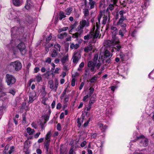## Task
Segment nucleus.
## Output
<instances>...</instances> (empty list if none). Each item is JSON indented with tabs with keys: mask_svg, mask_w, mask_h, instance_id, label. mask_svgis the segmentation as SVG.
Here are the masks:
<instances>
[{
	"mask_svg": "<svg viewBox=\"0 0 154 154\" xmlns=\"http://www.w3.org/2000/svg\"><path fill=\"white\" fill-rule=\"evenodd\" d=\"M117 34V32H112V39L106 41L105 43L108 46H113V48L111 50L112 53L121 51V46L118 44L119 41L118 38L116 36Z\"/></svg>",
	"mask_w": 154,
	"mask_h": 154,
	"instance_id": "nucleus-1",
	"label": "nucleus"
},
{
	"mask_svg": "<svg viewBox=\"0 0 154 154\" xmlns=\"http://www.w3.org/2000/svg\"><path fill=\"white\" fill-rule=\"evenodd\" d=\"M11 37L13 39L15 38V36L17 35L16 38L18 39H20L24 41H26L28 33L26 32H24V27H14L11 29Z\"/></svg>",
	"mask_w": 154,
	"mask_h": 154,
	"instance_id": "nucleus-2",
	"label": "nucleus"
},
{
	"mask_svg": "<svg viewBox=\"0 0 154 154\" xmlns=\"http://www.w3.org/2000/svg\"><path fill=\"white\" fill-rule=\"evenodd\" d=\"M99 33L100 31L98 29H95V26L94 25L89 33L84 36V39L85 40H88L91 38H97L99 35Z\"/></svg>",
	"mask_w": 154,
	"mask_h": 154,
	"instance_id": "nucleus-3",
	"label": "nucleus"
},
{
	"mask_svg": "<svg viewBox=\"0 0 154 154\" xmlns=\"http://www.w3.org/2000/svg\"><path fill=\"white\" fill-rule=\"evenodd\" d=\"M100 56H101L103 60L104 61L108 58V59L106 60V62L108 63L110 62V58L112 56V54H111L108 51V48H104L103 51L102 50L100 53Z\"/></svg>",
	"mask_w": 154,
	"mask_h": 154,
	"instance_id": "nucleus-4",
	"label": "nucleus"
},
{
	"mask_svg": "<svg viewBox=\"0 0 154 154\" xmlns=\"http://www.w3.org/2000/svg\"><path fill=\"white\" fill-rule=\"evenodd\" d=\"M20 14L19 11H12L9 14L8 18L10 20H14L19 24H20L21 21L19 18Z\"/></svg>",
	"mask_w": 154,
	"mask_h": 154,
	"instance_id": "nucleus-5",
	"label": "nucleus"
},
{
	"mask_svg": "<svg viewBox=\"0 0 154 154\" xmlns=\"http://www.w3.org/2000/svg\"><path fill=\"white\" fill-rule=\"evenodd\" d=\"M90 26L89 21L85 20H83L79 22V24L76 29L77 31H79V32H83V28L85 27H87Z\"/></svg>",
	"mask_w": 154,
	"mask_h": 154,
	"instance_id": "nucleus-6",
	"label": "nucleus"
},
{
	"mask_svg": "<svg viewBox=\"0 0 154 154\" xmlns=\"http://www.w3.org/2000/svg\"><path fill=\"white\" fill-rule=\"evenodd\" d=\"M137 140H138L140 145L141 146L146 147L149 144L148 139L145 137L144 136L141 135L137 137Z\"/></svg>",
	"mask_w": 154,
	"mask_h": 154,
	"instance_id": "nucleus-7",
	"label": "nucleus"
},
{
	"mask_svg": "<svg viewBox=\"0 0 154 154\" xmlns=\"http://www.w3.org/2000/svg\"><path fill=\"white\" fill-rule=\"evenodd\" d=\"M16 79L15 77L8 74L6 75L5 76V81L8 85L11 87L16 82Z\"/></svg>",
	"mask_w": 154,
	"mask_h": 154,
	"instance_id": "nucleus-8",
	"label": "nucleus"
},
{
	"mask_svg": "<svg viewBox=\"0 0 154 154\" xmlns=\"http://www.w3.org/2000/svg\"><path fill=\"white\" fill-rule=\"evenodd\" d=\"M9 67L16 71H19L22 68V64L19 61H16L11 62L9 65Z\"/></svg>",
	"mask_w": 154,
	"mask_h": 154,
	"instance_id": "nucleus-9",
	"label": "nucleus"
},
{
	"mask_svg": "<svg viewBox=\"0 0 154 154\" xmlns=\"http://www.w3.org/2000/svg\"><path fill=\"white\" fill-rule=\"evenodd\" d=\"M48 85L49 86V88L53 90L56 91L57 90L58 85V81L56 80L55 81L54 84L53 80H51L49 81Z\"/></svg>",
	"mask_w": 154,
	"mask_h": 154,
	"instance_id": "nucleus-10",
	"label": "nucleus"
},
{
	"mask_svg": "<svg viewBox=\"0 0 154 154\" xmlns=\"http://www.w3.org/2000/svg\"><path fill=\"white\" fill-rule=\"evenodd\" d=\"M93 63L92 61H89L88 63V66L89 69L87 70H86L85 72H86L85 73L86 75H88L89 74V70H90L91 72H93L94 70V67L96 66V64L95 63Z\"/></svg>",
	"mask_w": 154,
	"mask_h": 154,
	"instance_id": "nucleus-11",
	"label": "nucleus"
},
{
	"mask_svg": "<svg viewBox=\"0 0 154 154\" xmlns=\"http://www.w3.org/2000/svg\"><path fill=\"white\" fill-rule=\"evenodd\" d=\"M81 58V55L79 52L75 51L73 53L72 57V62L77 63Z\"/></svg>",
	"mask_w": 154,
	"mask_h": 154,
	"instance_id": "nucleus-12",
	"label": "nucleus"
},
{
	"mask_svg": "<svg viewBox=\"0 0 154 154\" xmlns=\"http://www.w3.org/2000/svg\"><path fill=\"white\" fill-rule=\"evenodd\" d=\"M17 48L20 50L21 53L23 54L25 53L26 46L23 42H21L17 46Z\"/></svg>",
	"mask_w": 154,
	"mask_h": 154,
	"instance_id": "nucleus-13",
	"label": "nucleus"
},
{
	"mask_svg": "<svg viewBox=\"0 0 154 154\" xmlns=\"http://www.w3.org/2000/svg\"><path fill=\"white\" fill-rule=\"evenodd\" d=\"M125 11L124 10H121L119 12H117L115 15V18L116 20L119 18H122L123 19H126L125 16H124V14H125Z\"/></svg>",
	"mask_w": 154,
	"mask_h": 154,
	"instance_id": "nucleus-14",
	"label": "nucleus"
},
{
	"mask_svg": "<svg viewBox=\"0 0 154 154\" xmlns=\"http://www.w3.org/2000/svg\"><path fill=\"white\" fill-rule=\"evenodd\" d=\"M127 19H123L122 18H119L117 23V25L119 26L122 27H127V25L124 22Z\"/></svg>",
	"mask_w": 154,
	"mask_h": 154,
	"instance_id": "nucleus-15",
	"label": "nucleus"
},
{
	"mask_svg": "<svg viewBox=\"0 0 154 154\" xmlns=\"http://www.w3.org/2000/svg\"><path fill=\"white\" fill-rule=\"evenodd\" d=\"M116 5L113 4H110L109 6L107 8L106 10V13H107L108 15L109 19L108 21H109L110 20L109 16L110 15V12L109 11H111L112 10L114 9V5Z\"/></svg>",
	"mask_w": 154,
	"mask_h": 154,
	"instance_id": "nucleus-16",
	"label": "nucleus"
},
{
	"mask_svg": "<svg viewBox=\"0 0 154 154\" xmlns=\"http://www.w3.org/2000/svg\"><path fill=\"white\" fill-rule=\"evenodd\" d=\"M36 94L34 93H31L29 96V100L28 103H31L33 102L36 98Z\"/></svg>",
	"mask_w": 154,
	"mask_h": 154,
	"instance_id": "nucleus-17",
	"label": "nucleus"
},
{
	"mask_svg": "<svg viewBox=\"0 0 154 154\" xmlns=\"http://www.w3.org/2000/svg\"><path fill=\"white\" fill-rule=\"evenodd\" d=\"M127 32V27H122V29H120L119 32V35H120L121 37H122L124 35V34Z\"/></svg>",
	"mask_w": 154,
	"mask_h": 154,
	"instance_id": "nucleus-18",
	"label": "nucleus"
},
{
	"mask_svg": "<svg viewBox=\"0 0 154 154\" xmlns=\"http://www.w3.org/2000/svg\"><path fill=\"white\" fill-rule=\"evenodd\" d=\"M102 15L101 14H99L97 17V22L96 23V26L97 27V29H98V30L99 31L98 29L100 27V20L101 18L102 17Z\"/></svg>",
	"mask_w": 154,
	"mask_h": 154,
	"instance_id": "nucleus-19",
	"label": "nucleus"
},
{
	"mask_svg": "<svg viewBox=\"0 0 154 154\" xmlns=\"http://www.w3.org/2000/svg\"><path fill=\"white\" fill-rule=\"evenodd\" d=\"M98 125L102 132L105 131V130L107 128V126L106 125H104L102 123H98Z\"/></svg>",
	"mask_w": 154,
	"mask_h": 154,
	"instance_id": "nucleus-20",
	"label": "nucleus"
},
{
	"mask_svg": "<svg viewBox=\"0 0 154 154\" xmlns=\"http://www.w3.org/2000/svg\"><path fill=\"white\" fill-rule=\"evenodd\" d=\"M93 48V45L90 44V45H89L85 47L84 49V51L86 53H88L92 51Z\"/></svg>",
	"mask_w": 154,
	"mask_h": 154,
	"instance_id": "nucleus-21",
	"label": "nucleus"
},
{
	"mask_svg": "<svg viewBox=\"0 0 154 154\" xmlns=\"http://www.w3.org/2000/svg\"><path fill=\"white\" fill-rule=\"evenodd\" d=\"M14 5L16 6H19L22 4V0H13Z\"/></svg>",
	"mask_w": 154,
	"mask_h": 154,
	"instance_id": "nucleus-22",
	"label": "nucleus"
},
{
	"mask_svg": "<svg viewBox=\"0 0 154 154\" xmlns=\"http://www.w3.org/2000/svg\"><path fill=\"white\" fill-rule=\"evenodd\" d=\"M67 34L66 32H64L59 34L57 35L58 38L60 39H63L64 38L66 37Z\"/></svg>",
	"mask_w": 154,
	"mask_h": 154,
	"instance_id": "nucleus-23",
	"label": "nucleus"
},
{
	"mask_svg": "<svg viewBox=\"0 0 154 154\" xmlns=\"http://www.w3.org/2000/svg\"><path fill=\"white\" fill-rule=\"evenodd\" d=\"M68 60V56L67 54L64 55L61 58V61L63 65H64L65 63Z\"/></svg>",
	"mask_w": 154,
	"mask_h": 154,
	"instance_id": "nucleus-24",
	"label": "nucleus"
},
{
	"mask_svg": "<svg viewBox=\"0 0 154 154\" xmlns=\"http://www.w3.org/2000/svg\"><path fill=\"white\" fill-rule=\"evenodd\" d=\"M79 45L78 44H75L73 43H71L70 46V48L71 49H76L79 47Z\"/></svg>",
	"mask_w": 154,
	"mask_h": 154,
	"instance_id": "nucleus-25",
	"label": "nucleus"
},
{
	"mask_svg": "<svg viewBox=\"0 0 154 154\" xmlns=\"http://www.w3.org/2000/svg\"><path fill=\"white\" fill-rule=\"evenodd\" d=\"M66 15L63 11H60L59 12V19L61 20L62 19L66 17Z\"/></svg>",
	"mask_w": 154,
	"mask_h": 154,
	"instance_id": "nucleus-26",
	"label": "nucleus"
},
{
	"mask_svg": "<svg viewBox=\"0 0 154 154\" xmlns=\"http://www.w3.org/2000/svg\"><path fill=\"white\" fill-rule=\"evenodd\" d=\"M51 113V110L49 109L48 110V114H45L43 116L45 122H47L48 120Z\"/></svg>",
	"mask_w": 154,
	"mask_h": 154,
	"instance_id": "nucleus-27",
	"label": "nucleus"
},
{
	"mask_svg": "<svg viewBox=\"0 0 154 154\" xmlns=\"http://www.w3.org/2000/svg\"><path fill=\"white\" fill-rule=\"evenodd\" d=\"M149 0H145L144 3L141 5V7L143 9H145L149 5Z\"/></svg>",
	"mask_w": 154,
	"mask_h": 154,
	"instance_id": "nucleus-28",
	"label": "nucleus"
},
{
	"mask_svg": "<svg viewBox=\"0 0 154 154\" xmlns=\"http://www.w3.org/2000/svg\"><path fill=\"white\" fill-rule=\"evenodd\" d=\"M88 4L90 5V9L94 8L96 5V2L95 1L89 2Z\"/></svg>",
	"mask_w": 154,
	"mask_h": 154,
	"instance_id": "nucleus-29",
	"label": "nucleus"
},
{
	"mask_svg": "<svg viewBox=\"0 0 154 154\" xmlns=\"http://www.w3.org/2000/svg\"><path fill=\"white\" fill-rule=\"evenodd\" d=\"M26 130L27 133L30 135L33 134L35 132V130L33 129H32L29 127L27 128Z\"/></svg>",
	"mask_w": 154,
	"mask_h": 154,
	"instance_id": "nucleus-30",
	"label": "nucleus"
},
{
	"mask_svg": "<svg viewBox=\"0 0 154 154\" xmlns=\"http://www.w3.org/2000/svg\"><path fill=\"white\" fill-rule=\"evenodd\" d=\"M45 153L46 154H53L52 149L50 148L49 147L45 148Z\"/></svg>",
	"mask_w": 154,
	"mask_h": 154,
	"instance_id": "nucleus-31",
	"label": "nucleus"
},
{
	"mask_svg": "<svg viewBox=\"0 0 154 154\" xmlns=\"http://www.w3.org/2000/svg\"><path fill=\"white\" fill-rule=\"evenodd\" d=\"M72 10L73 9L71 7L67 8L65 11L66 14L67 15H69L70 14L71 12L72 11Z\"/></svg>",
	"mask_w": 154,
	"mask_h": 154,
	"instance_id": "nucleus-32",
	"label": "nucleus"
},
{
	"mask_svg": "<svg viewBox=\"0 0 154 154\" xmlns=\"http://www.w3.org/2000/svg\"><path fill=\"white\" fill-rule=\"evenodd\" d=\"M98 54H95L94 56V57L93 59V61L92 62L93 63H95V64H96L97 62H98Z\"/></svg>",
	"mask_w": 154,
	"mask_h": 154,
	"instance_id": "nucleus-33",
	"label": "nucleus"
},
{
	"mask_svg": "<svg viewBox=\"0 0 154 154\" xmlns=\"http://www.w3.org/2000/svg\"><path fill=\"white\" fill-rule=\"evenodd\" d=\"M98 77L97 75H95L90 80V82L92 83H94L97 80Z\"/></svg>",
	"mask_w": 154,
	"mask_h": 154,
	"instance_id": "nucleus-34",
	"label": "nucleus"
},
{
	"mask_svg": "<svg viewBox=\"0 0 154 154\" xmlns=\"http://www.w3.org/2000/svg\"><path fill=\"white\" fill-rule=\"evenodd\" d=\"M51 140H45V141L44 143V148L49 147Z\"/></svg>",
	"mask_w": 154,
	"mask_h": 154,
	"instance_id": "nucleus-35",
	"label": "nucleus"
},
{
	"mask_svg": "<svg viewBox=\"0 0 154 154\" xmlns=\"http://www.w3.org/2000/svg\"><path fill=\"white\" fill-rule=\"evenodd\" d=\"M96 96L95 95H93L91 98L89 102L93 104L95 102V100L96 98Z\"/></svg>",
	"mask_w": 154,
	"mask_h": 154,
	"instance_id": "nucleus-36",
	"label": "nucleus"
},
{
	"mask_svg": "<svg viewBox=\"0 0 154 154\" xmlns=\"http://www.w3.org/2000/svg\"><path fill=\"white\" fill-rule=\"evenodd\" d=\"M51 131H49L48 132L45 136V140H51Z\"/></svg>",
	"mask_w": 154,
	"mask_h": 154,
	"instance_id": "nucleus-37",
	"label": "nucleus"
},
{
	"mask_svg": "<svg viewBox=\"0 0 154 154\" xmlns=\"http://www.w3.org/2000/svg\"><path fill=\"white\" fill-rule=\"evenodd\" d=\"M54 47L57 51H60L61 46L60 45L57 43H56L54 46Z\"/></svg>",
	"mask_w": 154,
	"mask_h": 154,
	"instance_id": "nucleus-38",
	"label": "nucleus"
},
{
	"mask_svg": "<svg viewBox=\"0 0 154 154\" xmlns=\"http://www.w3.org/2000/svg\"><path fill=\"white\" fill-rule=\"evenodd\" d=\"M83 13L84 14L85 18H86V17L88 16L89 14V10L88 9H85L84 10Z\"/></svg>",
	"mask_w": 154,
	"mask_h": 154,
	"instance_id": "nucleus-39",
	"label": "nucleus"
},
{
	"mask_svg": "<svg viewBox=\"0 0 154 154\" xmlns=\"http://www.w3.org/2000/svg\"><path fill=\"white\" fill-rule=\"evenodd\" d=\"M84 63L83 62H82L79 65V67L77 69L78 71L81 72L82 71V68L84 67Z\"/></svg>",
	"mask_w": 154,
	"mask_h": 154,
	"instance_id": "nucleus-40",
	"label": "nucleus"
},
{
	"mask_svg": "<svg viewBox=\"0 0 154 154\" xmlns=\"http://www.w3.org/2000/svg\"><path fill=\"white\" fill-rule=\"evenodd\" d=\"M77 32L73 34L72 35V37L74 38H77L83 32H80L79 31H77Z\"/></svg>",
	"mask_w": 154,
	"mask_h": 154,
	"instance_id": "nucleus-41",
	"label": "nucleus"
},
{
	"mask_svg": "<svg viewBox=\"0 0 154 154\" xmlns=\"http://www.w3.org/2000/svg\"><path fill=\"white\" fill-rule=\"evenodd\" d=\"M27 3L26 5L25 6V8L26 9L28 10L30 9L32 7V5L29 3V2H30V1L29 0H27Z\"/></svg>",
	"mask_w": 154,
	"mask_h": 154,
	"instance_id": "nucleus-42",
	"label": "nucleus"
},
{
	"mask_svg": "<svg viewBox=\"0 0 154 154\" xmlns=\"http://www.w3.org/2000/svg\"><path fill=\"white\" fill-rule=\"evenodd\" d=\"M57 55V51L55 49L53 50V51L51 54V56L52 57H56Z\"/></svg>",
	"mask_w": 154,
	"mask_h": 154,
	"instance_id": "nucleus-43",
	"label": "nucleus"
},
{
	"mask_svg": "<svg viewBox=\"0 0 154 154\" xmlns=\"http://www.w3.org/2000/svg\"><path fill=\"white\" fill-rule=\"evenodd\" d=\"M36 81L38 82H40L42 80V78L41 76V75L40 74H38L36 76Z\"/></svg>",
	"mask_w": 154,
	"mask_h": 154,
	"instance_id": "nucleus-44",
	"label": "nucleus"
},
{
	"mask_svg": "<svg viewBox=\"0 0 154 154\" xmlns=\"http://www.w3.org/2000/svg\"><path fill=\"white\" fill-rule=\"evenodd\" d=\"M119 56L120 57V58L122 60H123L125 59V54L123 53H121L119 55Z\"/></svg>",
	"mask_w": 154,
	"mask_h": 154,
	"instance_id": "nucleus-45",
	"label": "nucleus"
},
{
	"mask_svg": "<svg viewBox=\"0 0 154 154\" xmlns=\"http://www.w3.org/2000/svg\"><path fill=\"white\" fill-rule=\"evenodd\" d=\"M9 92L12 94L13 95H14L15 94L16 90L14 89H11L9 90Z\"/></svg>",
	"mask_w": 154,
	"mask_h": 154,
	"instance_id": "nucleus-46",
	"label": "nucleus"
},
{
	"mask_svg": "<svg viewBox=\"0 0 154 154\" xmlns=\"http://www.w3.org/2000/svg\"><path fill=\"white\" fill-rule=\"evenodd\" d=\"M66 89L65 90H64L63 92H62V94H61V95L60 97V98L61 99H63V98L64 96H65V95L66 94Z\"/></svg>",
	"mask_w": 154,
	"mask_h": 154,
	"instance_id": "nucleus-47",
	"label": "nucleus"
},
{
	"mask_svg": "<svg viewBox=\"0 0 154 154\" xmlns=\"http://www.w3.org/2000/svg\"><path fill=\"white\" fill-rule=\"evenodd\" d=\"M68 29V27H65L62 28H61L59 29V32H60L63 31H66Z\"/></svg>",
	"mask_w": 154,
	"mask_h": 154,
	"instance_id": "nucleus-48",
	"label": "nucleus"
},
{
	"mask_svg": "<svg viewBox=\"0 0 154 154\" xmlns=\"http://www.w3.org/2000/svg\"><path fill=\"white\" fill-rule=\"evenodd\" d=\"M108 19V17L107 16H105L103 19L102 23L103 24H105L107 20Z\"/></svg>",
	"mask_w": 154,
	"mask_h": 154,
	"instance_id": "nucleus-49",
	"label": "nucleus"
},
{
	"mask_svg": "<svg viewBox=\"0 0 154 154\" xmlns=\"http://www.w3.org/2000/svg\"><path fill=\"white\" fill-rule=\"evenodd\" d=\"M46 92L45 91V88H43V91L42 92L41 95H42L43 97H44L45 96L46 94Z\"/></svg>",
	"mask_w": 154,
	"mask_h": 154,
	"instance_id": "nucleus-50",
	"label": "nucleus"
},
{
	"mask_svg": "<svg viewBox=\"0 0 154 154\" xmlns=\"http://www.w3.org/2000/svg\"><path fill=\"white\" fill-rule=\"evenodd\" d=\"M14 146H11L10 148V150L8 151V153L9 154H11L13 152H14Z\"/></svg>",
	"mask_w": 154,
	"mask_h": 154,
	"instance_id": "nucleus-51",
	"label": "nucleus"
},
{
	"mask_svg": "<svg viewBox=\"0 0 154 154\" xmlns=\"http://www.w3.org/2000/svg\"><path fill=\"white\" fill-rule=\"evenodd\" d=\"M91 137L92 138L96 139L97 136V134L95 133H92L91 134Z\"/></svg>",
	"mask_w": 154,
	"mask_h": 154,
	"instance_id": "nucleus-52",
	"label": "nucleus"
},
{
	"mask_svg": "<svg viewBox=\"0 0 154 154\" xmlns=\"http://www.w3.org/2000/svg\"><path fill=\"white\" fill-rule=\"evenodd\" d=\"M92 103H91L90 102H89L88 106L87 107V111H88L90 110L91 108L92 105Z\"/></svg>",
	"mask_w": 154,
	"mask_h": 154,
	"instance_id": "nucleus-53",
	"label": "nucleus"
},
{
	"mask_svg": "<svg viewBox=\"0 0 154 154\" xmlns=\"http://www.w3.org/2000/svg\"><path fill=\"white\" fill-rule=\"evenodd\" d=\"M111 29L113 31V32H117V30L118 29L116 27L112 26L111 27Z\"/></svg>",
	"mask_w": 154,
	"mask_h": 154,
	"instance_id": "nucleus-54",
	"label": "nucleus"
},
{
	"mask_svg": "<svg viewBox=\"0 0 154 154\" xmlns=\"http://www.w3.org/2000/svg\"><path fill=\"white\" fill-rule=\"evenodd\" d=\"M71 85L73 87L75 85V79L74 78H73L71 82Z\"/></svg>",
	"mask_w": 154,
	"mask_h": 154,
	"instance_id": "nucleus-55",
	"label": "nucleus"
},
{
	"mask_svg": "<svg viewBox=\"0 0 154 154\" xmlns=\"http://www.w3.org/2000/svg\"><path fill=\"white\" fill-rule=\"evenodd\" d=\"M89 91H90V92H89V95L90 96H91L93 93L94 90V88H92V87H91L89 88Z\"/></svg>",
	"mask_w": 154,
	"mask_h": 154,
	"instance_id": "nucleus-56",
	"label": "nucleus"
},
{
	"mask_svg": "<svg viewBox=\"0 0 154 154\" xmlns=\"http://www.w3.org/2000/svg\"><path fill=\"white\" fill-rule=\"evenodd\" d=\"M51 58L49 57H47L45 60V62L48 63H51Z\"/></svg>",
	"mask_w": 154,
	"mask_h": 154,
	"instance_id": "nucleus-57",
	"label": "nucleus"
},
{
	"mask_svg": "<svg viewBox=\"0 0 154 154\" xmlns=\"http://www.w3.org/2000/svg\"><path fill=\"white\" fill-rule=\"evenodd\" d=\"M57 130L60 131L61 129V127L60 126V125L58 123L57 124Z\"/></svg>",
	"mask_w": 154,
	"mask_h": 154,
	"instance_id": "nucleus-58",
	"label": "nucleus"
},
{
	"mask_svg": "<svg viewBox=\"0 0 154 154\" xmlns=\"http://www.w3.org/2000/svg\"><path fill=\"white\" fill-rule=\"evenodd\" d=\"M62 107V105L60 103H58L57 105L56 108L58 109H61Z\"/></svg>",
	"mask_w": 154,
	"mask_h": 154,
	"instance_id": "nucleus-59",
	"label": "nucleus"
},
{
	"mask_svg": "<svg viewBox=\"0 0 154 154\" xmlns=\"http://www.w3.org/2000/svg\"><path fill=\"white\" fill-rule=\"evenodd\" d=\"M40 71V69L39 67H36L34 69V72L36 73Z\"/></svg>",
	"mask_w": 154,
	"mask_h": 154,
	"instance_id": "nucleus-60",
	"label": "nucleus"
},
{
	"mask_svg": "<svg viewBox=\"0 0 154 154\" xmlns=\"http://www.w3.org/2000/svg\"><path fill=\"white\" fill-rule=\"evenodd\" d=\"M101 63H100L99 62V60H98V62H97V63L96 64V66L97 67V69H98L101 66Z\"/></svg>",
	"mask_w": 154,
	"mask_h": 154,
	"instance_id": "nucleus-61",
	"label": "nucleus"
},
{
	"mask_svg": "<svg viewBox=\"0 0 154 154\" xmlns=\"http://www.w3.org/2000/svg\"><path fill=\"white\" fill-rule=\"evenodd\" d=\"M86 141H84L81 143L80 146L82 147H83L86 145Z\"/></svg>",
	"mask_w": 154,
	"mask_h": 154,
	"instance_id": "nucleus-62",
	"label": "nucleus"
},
{
	"mask_svg": "<svg viewBox=\"0 0 154 154\" xmlns=\"http://www.w3.org/2000/svg\"><path fill=\"white\" fill-rule=\"evenodd\" d=\"M40 134H41V133L40 132H38V133H37L36 134H35V135H34V138H38V137L39 135H40Z\"/></svg>",
	"mask_w": 154,
	"mask_h": 154,
	"instance_id": "nucleus-63",
	"label": "nucleus"
},
{
	"mask_svg": "<svg viewBox=\"0 0 154 154\" xmlns=\"http://www.w3.org/2000/svg\"><path fill=\"white\" fill-rule=\"evenodd\" d=\"M154 128L153 127H151L150 128H149V133H151L152 134L154 132L153 131H152L153 130H154Z\"/></svg>",
	"mask_w": 154,
	"mask_h": 154,
	"instance_id": "nucleus-64",
	"label": "nucleus"
}]
</instances>
